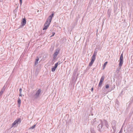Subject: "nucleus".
Instances as JSON below:
<instances>
[{"label":"nucleus","instance_id":"nucleus-1","mask_svg":"<svg viewBox=\"0 0 133 133\" xmlns=\"http://www.w3.org/2000/svg\"><path fill=\"white\" fill-rule=\"evenodd\" d=\"M103 124H104L107 128H108L109 125L108 123V122L106 120L104 119L103 121H101V122L97 127L98 130L100 132L104 130V128H103Z\"/></svg>","mask_w":133,"mask_h":133},{"label":"nucleus","instance_id":"nucleus-2","mask_svg":"<svg viewBox=\"0 0 133 133\" xmlns=\"http://www.w3.org/2000/svg\"><path fill=\"white\" fill-rule=\"evenodd\" d=\"M101 121H102V120L101 119H97L96 118H95L91 121V123L92 125L95 126L98 125L101 122Z\"/></svg>","mask_w":133,"mask_h":133},{"label":"nucleus","instance_id":"nucleus-3","mask_svg":"<svg viewBox=\"0 0 133 133\" xmlns=\"http://www.w3.org/2000/svg\"><path fill=\"white\" fill-rule=\"evenodd\" d=\"M123 63V53H122L120 56L119 59V69H121V67Z\"/></svg>","mask_w":133,"mask_h":133},{"label":"nucleus","instance_id":"nucleus-4","mask_svg":"<svg viewBox=\"0 0 133 133\" xmlns=\"http://www.w3.org/2000/svg\"><path fill=\"white\" fill-rule=\"evenodd\" d=\"M41 91V89H39L37 91L36 93L34 95V97L35 99H37L39 97Z\"/></svg>","mask_w":133,"mask_h":133},{"label":"nucleus","instance_id":"nucleus-5","mask_svg":"<svg viewBox=\"0 0 133 133\" xmlns=\"http://www.w3.org/2000/svg\"><path fill=\"white\" fill-rule=\"evenodd\" d=\"M59 50L58 49H57L56 50L55 52L53 55V59H55L56 58L59 53Z\"/></svg>","mask_w":133,"mask_h":133},{"label":"nucleus","instance_id":"nucleus-6","mask_svg":"<svg viewBox=\"0 0 133 133\" xmlns=\"http://www.w3.org/2000/svg\"><path fill=\"white\" fill-rule=\"evenodd\" d=\"M26 23V20L25 18L22 19V22L21 23V26H24Z\"/></svg>","mask_w":133,"mask_h":133},{"label":"nucleus","instance_id":"nucleus-7","mask_svg":"<svg viewBox=\"0 0 133 133\" xmlns=\"http://www.w3.org/2000/svg\"><path fill=\"white\" fill-rule=\"evenodd\" d=\"M20 118L18 119H17L12 124L11 128L14 127L16 124H18V122L20 121Z\"/></svg>","mask_w":133,"mask_h":133},{"label":"nucleus","instance_id":"nucleus-8","mask_svg":"<svg viewBox=\"0 0 133 133\" xmlns=\"http://www.w3.org/2000/svg\"><path fill=\"white\" fill-rule=\"evenodd\" d=\"M96 58L92 57L91 58V60L90 62V63L89 64V66H91L93 64V63L94 61H95Z\"/></svg>","mask_w":133,"mask_h":133},{"label":"nucleus","instance_id":"nucleus-9","mask_svg":"<svg viewBox=\"0 0 133 133\" xmlns=\"http://www.w3.org/2000/svg\"><path fill=\"white\" fill-rule=\"evenodd\" d=\"M53 12L52 14H51V15H50L49 17H48L47 19L48 20V21H49V22H51L52 18L53 17L54 15V14Z\"/></svg>","mask_w":133,"mask_h":133},{"label":"nucleus","instance_id":"nucleus-10","mask_svg":"<svg viewBox=\"0 0 133 133\" xmlns=\"http://www.w3.org/2000/svg\"><path fill=\"white\" fill-rule=\"evenodd\" d=\"M51 23L50 22H49V23L48 24V25H44V27L43 29V30H46L48 28L49 26L50 23Z\"/></svg>","mask_w":133,"mask_h":133},{"label":"nucleus","instance_id":"nucleus-11","mask_svg":"<svg viewBox=\"0 0 133 133\" xmlns=\"http://www.w3.org/2000/svg\"><path fill=\"white\" fill-rule=\"evenodd\" d=\"M97 52V50H96V49H95L93 55L92 57L96 58V55Z\"/></svg>","mask_w":133,"mask_h":133},{"label":"nucleus","instance_id":"nucleus-12","mask_svg":"<svg viewBox=\"0 0 133 133\" xmlns=\"http://www.w3.org/2000/svg\"><path fill=\"white\" fill-rule=\"evenodd\" d=\"M17 103L18 106L20 107L21 103V100L19 97L18 98Z\"/></svg>","mask_w":133,"mask_h":133},{"label":"nucleus","instance_id":"nucleus-13","mask_svg":"<svg viewBox=\"0 0 133 133\" xmlns=\"http://www.w3.org/2000/svg\"><path fill=\"white\" fill-rule=\"evenodd\" d=\"M39 60V58L37 57V58L36 59V60L35 63V65H36L38 63V62Z\"/></svg>","mask_w":133,"mask_h":133},{"label":"nucleus","instance_id":"nucleus-14","mask_svg":"<svg viewBox=\"0 0 133 133\" xmlns=\"http://www.w3.org/2000/svg\"><path fill=\"white\" fill-rule=\"evenodd\" d=\"M90 130L91 133H96L93 128H91Z\"/></svg>","mask_w":133,"mask_h":133},{"label":"nucleus","instance_id":"nucleus-15","mask_svg":"<svg viewBox=\"0 0 133 133\" xmlns=\"http://www.w3.org/2000/svg\"><path fill=\"white\" fill-rule=\"evenodd\" d=\"M111 10L110 9H109L108 11V14L109 16V17H110V13Z\"/></svg>","mask_w":133,"mask_h":133},{"label":"nucleus","instance_id":"nucleus-16","mask_svg":"<svg viewBox=\"0 0 133 133\" xmlns=\"http://www.w3.org/2000/svg\"><path fill=\"white\" fill-rule=\"evenodd\" d=\"M108 63V62H105L103 65V69H104L105 67L106 66V65H107V64Z\"/></svg>","mask_w":133,"mask_h":133},{"label":"nucleus","instance_id":"nucleus-17","mask_svg":"<svg viewBox=\"0 0 133 133\" xmlns=\"http://www.w3.org/2000/svg\"><path fill=\"white\" fill-rule=\"evenodd\" d=\"M22 91V89L21 88H20L19 89V96H22V94H21Z\"/></svg>","mask_w":133,"mask_h":133},{"label":"nucleus","instance_id":"nucleus-18","mask_svg":"<svg viewBox=\"0 0 133 133\" xmlns=\"http://www.w3.org/2000/svg\"><path fill=\"white\" fill-rule=\"evenodd\" d=\"M104 76H102L101 78L100 81L103 82L104 81Z\"/></svg>","mask_w":133,"mask_h":133},{"label":"nucleus","instance_id":"nucleus-19","mask_svg":"<svg viewBox=\"0 0 133 133\" xmlns=\"http://www.w3.org/2000/svg\"><path fill=\"white\" fill-rule=\"evenodd\" d=\"M56 68H55V67L54 66V67L52 68H51V71L53 72H54Z\"/></svg>","mask_w":133,"mask_h":133},{"label":"nucleus","instance_id":"nucleus-20","mask_svg":"<svg viewBox=\"0 0 133 133\" xmlns=\"http://www.w3.org/2000/svg\"><path fill=\"white\" fill-rule=\"evenodd\" d=\"M103 82L100 81L98 85V87H101L102 85Z\"/></svg>","mask_w":133,"mask_h":133},{"label":"nucleus","instance_id":"nucleus-21","mask_svg":"<svg viewBox=\"0 0 133 133\" xmlns=\"http://www.w3.org/2000/svg\"><path fill=\"white\" fill-rule=\"evenodd\" d=\"M49 21H48V20L47 19V20L46 21L44 25H48V24L49 23Z\"/></svg>","mask_w":133,"mask_h":133},{"label":"nucleus","instance_id":"nucleus-22","mask_svg":"<svg viewBox=\"0 0 133 133\" xmlns=\"http://www.w3.org/2000/svg\"><path fill=\"white\" fill-rule=\"evenodd\" d=\"M77 70L76 69H75L74 71V72L73 74V75H75L76 74Z\"/></svg>","mask_w":133,"mask_h":133},{"label":"nucleus","instance_id":"nucleus-23","mask_svg":"<svg viewBox=\"0 0 133 133\" xmlns=\"http://www.w3.org/2000/svg\"><path fill=\"white\" fill-rule=\"evenodd\" d=\"M36 124L34 125L32 127H30L29 128V129H33L34 128L36 127Z\"/></svg>","mask_w":133,"mask_h":133},{"label":"nucleus","instance_id":"nucleus-24","mask_svg":"<svg viewBox=\"0 0 133 133\" xmlns=\"http://www.w3.org/2000/svg\"><path fill=\"white\" fill-rule=\"evenodd\" d=\"M58 63H56L55 64L54 67H55V68H57V66H58Z\"/></svg>","mask_w":133,"mask_h":133},{"label":"nucleus","instance_id":"nucleus-25","mask_svg":"<svg viewBox=\"0 0 133 133\" xmlns=\"http://www.w3.org/2000/svg\"><path fill=\"white\" fill-rule=\"evenodd\" d=\"M109 85L108 84H107L105 85V88L106 89H108L109 88Z\"/></svg>","mask_w":133,"mask_h":133},{"label":"nucleus","instance_id":"nucleus-26","mask_svg":"<svg viewBox=\"0 0 133 133\" xmlns=\"http://www.w3.org/2000/svg\"><path fill=\"white\" fill-rule=\"evenodd\" d=\"M55 34V32H52V35L51 36H50V37H53V36H54V35Z\"/></svg>","mask_w":133,"mask_h":133},{"label":"nucleus","instance_id":"nucleus-27","mask_svg":"<svg viewBox=\"0 0 133 133\" xmlns=\"http://www.w3.org/2000/svg\"><path fill=\"white\" fill-rule=\"evenodd\" d=\"M17 9H15L13 11V12L14 13H15L16 12H17Z\"/></svg>","mask_w":133,"mask_h":133},{"label":"nucleus","instance_id":"nucleus-28","mask_svg":"<svg viewBox=\"0 0 133 133\" xmlns=\"http://www.w3.org/2000/svg\"><path fill=\"white\" fill-rule=\"evenodd\" d=\"M61 63H62V62H61L60 61H59L58 62H57L56 63H58V65H59Z\"/></svg>","mask_w":133,"mask_h":133},{"label":"nucleus","instance_id":"nucleus-29","mask_svg":"<svg viewBox=\"0 0 133 133\" xmlns=\"http://www.w3.org/2000/svg\"><path fill=\"white\" fill-rule=\"evenodd\" d=\"M116 103L118 104V103L119 102V101L117 99H116Z\"/></svg>","mask_w":133,"mask_h":133},{"label":"nucleus","instance_id":"nucleus-30","mask_svg":"<svg viewBox=\"0 0 133 133\" xmlns=\"http://www.w3.org/2000/svg\"><path fill=\"white\" fill-rule=\"evenodd\" d=\"M4 91L1 90L0 92H1V93L2 94H3V93Z\"/></svg>","mask_w":133,"mask_h":133},{"label":"nucleus","instance_id":"nucleus-31","mask_svg":"<svg viewBox=\"0 0 133 133\" xmlns=\"http://www.w3.org/2000/svg\"><path fill=\"white\" fill-rule=\"evenodd\" d=\"M4 91L1 90L0 92H1V93L2 94H3V93Z\"/></svg>","mask_w":133,"mask_h":133},{"label":"nucleus","instance_id":"nucleus-32","mask_svg":"<svg viewBox=\"0 0 133 133\" xmlns=\"http://www.w3.org/2000/svg\"><path fill=\"white\" fill-rule=\"evenodd\" d=\"M122 133V129H121L118 133Z\"/></svg>","mask_w":133,"mask_h":133},{"label":"nucleus","instance_id":"nucleus-33","mask_svg":"<svg viewBox=\"0 0 133 133\" xmlns=\"http://www.w3.org/2000/svg\"><path fill=\"white\" fill-rule=\"evenodd\" d=\"M93 90H94V88H93L92 87L91 88V91H92H92H93Z\"/></svg>","mask_w":133,"mask_h":133},{"label":"nucleus","instance_id":"nucleus-34","mask_svg":"<svg viewBox=\"0 0 133 133\" xmlns=\"http://www.w3.org/2000/svg\"><path fill=\"white\" fill-rule=\"evenodd\" d=\"M50 51H53V48H51L50 49Z\"/></svg>","mask_w":133,"mask_h":133},{"label":"nucleus","instance_id":"nucleus-35","mask_svg":"<svg viewBox=\"0 0 133 133\" xmlns=\"http://www.w3.org/2000/svg\"><path fill=\"white\" fill-rule=\"evenodd\" d=\"M6 87H5V85L2 88L5 89Z\"/></svg>","mask_w":133,"mask_h":133},{"label":"nucleus","instance_id":"nucleus-36","mask_svg":"<svg viewBox=\"0 0 133 133\" xmlns=\"http://www.w3.org/2000/svg\"><path fill=\"white\" fill-rule=\"evenodd\" d=\"M6 87H5V85L2 88L5 89Z\"/></svg>","mask_w":133,"mask_h":133},{"label":"nucleus","instance_id":"nucleus-37","mask_svg":"<svg viewBox=\"0 0 133 133\" xmlns=\"http://www.w3.org/2000/svg\"><path fill=\"white\" fill-rule=\"evenodd\" d=\"M5 89H4V88H2L1 89V90H2V91H5Z\"/></svg>","mask_w":133,"mask_h":133},{"label":"nucleus","instance_id":"nucleus-38","mask_svg":"<svg viewBox=\"0 0 133 133\" xmlns=\"http://www.w3.org/2000/svg\"><path fill=\"white\" fill-rule=\"evenodd\" d=\"M19 1H20V2L21 3V4L22 3V0H19Z\"/></svg>","mask_w":133,"mask_h":133},{"label":"nucleus","instance_id":"nucleus-39","mask_svg":"<svg viewBox=\"0 0 133 133\" xmlns=\"http://www.w3.org/2000/svg\"><path fill=\"white\" fill-rule=\"evenodd\" d=\"M36 10H37V12H39V10H38L37 9Z\"/></svg>","mask_w":133,"mask_h":133},{"label":"nucleus","instance_id":"nucleus-40","mask_svg":"<svg viewBox=\"0 0 133 133\" xmlns=\"http://www.w3.org/2000/svg\"><path fill=\"white\" fill-rule=\"evenodd\" d=\"M95 68H93L92 70L93 71H94V70L95 69Z\"/></svg>","mask_w":133,"mask_h":133},{"label":"nucleus","instance_id":"nucleus-41","mask_svg":"<svg viewBox=\"0 0 133 133\" xmlns=\"http://www.w3.org/2000/svg\"><path fill=\"white\" fill-rule=\"evenodd\" d=\"M87 69L88 70L89 69V68H87Z\"/></svg>","mask_w":133,"mask_h":133},{"label":"nucleus","instance_id":"nucleus-42","mask_svg":"<svg viewBox=\"0 0 133 133\" xmlns=\"http://www.w3.org/2000/svg\"><path fill=\"white\" fill-rule=\"evenodd\" d=\"M114 88H115V85H114Z\"/></svg>","mask_w":133,"mask_h":133},{"label":"nucleus","instance_id":"nucleus-43","mask_svg":"<svg viewBox=\"0 0 133 133\" xmlns=\"http://www.w3.org/2000/svg\"><path fill=\"white\" fill-rule=\"evenodd\" d=\"M1 2V0H0V2Z\"/></svg>","mask_w":133,"mask_h":133},{"label":"nucleus","instance_id":"nucleus-44","mask_svg":"<svg viewBox=\"0 0 133 133\" xmlns=\"http://www.w3.org/2000/svg\"><path fill=\"white\" fill-rule=\"evenodd\" d=\"M26 133H28V132H26Z\"/></svg>","mask_w":133,"mask_h":133}]
</instances>
